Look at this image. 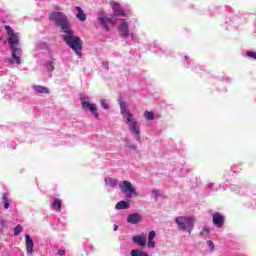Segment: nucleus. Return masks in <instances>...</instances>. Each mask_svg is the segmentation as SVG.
Masks as SVG:
<instances>
[{"label":"nucleus","instance_id":"f257e3e1","mask_svg":"<svg viewBox=\"0 0 256 256\" xmlns=\"http://www.w3.org/2000/svg\"><path fill=\"white\" fill-rule=\"evenodd\" d=\"M4 28L8 35L7 41L12 49V59H14L18 65H21V47H19V36L15 34L11 26L6 25Z\"/></svg>","mask_w":256,"mask_h":256},{"label":"nucleus","instance_id":"f03ea898","mask_svg":"<svg viewBox=\"0 0 256 256\" xmlns=\"http://www.w3.org/2000/svg\"><path fill=\"white\" fill-rule=\"evenodd\" d=\"M64 33H66V35L63 36L66 45L71 47L72 50L76 53L77 57L81 59V57H83V54L81 53V51H83V40L75 36V33L71 29Z\"/></svg>","mask_w":256,"mask_h":256},{"label":"nucleus","instance_id":"7ed1b4c3","mask_svg":"<svg viewBox=\"0 0 256 256\" xmlns=\"http://www.w3.org/2000/svg\"><path fill=\"white\" fill-rule=\"evenodd\" d=\"M49 18L51 19V21H54L57 27H60L63 33H66L71 29V25L69 24V20L67 19V16L65 15V13L51 12V14L49 15Z\"/></svg>","mask_w":256,"mask_h":256},{"label":"nucleus","instance_id":"20e7f679","mask_svg":"<svg viewBox=\"0 0 256 256\" xmlns=\"http://www.w3.org/2000/svg\"><path fill=\"white\" fill-rule=\"evenodd\" d=\"M175 221L178 225V229L181 231H187L189 235H191V231H193L195 227V218L179 216L175 219Z\"/></svg>","mask_w":256,"mask_h":256},{"label":"nucleus","instance_id":"39448f33","mask_svg":"<svg viewBox=\"0 0 256 256\" xmlns=\"http://www.w3.org/2000/svg\"><path fill=\"white\" fill-rule=\"evenodd\" d=\"M127 116V122L130 123V131L133 133V135L136 137V139L141 138V130L139 129V126H137V122L134 121L133 114L131 112L129 114H126Z\"/></svg>","mask_w":256,"mask_h":256},{"label":"nucleus","instance_id":"423d86ee","mask_svg":"<svg viewBox=\"0 0 256 256\" xmlns=\"http://www.w3.org/2000/svg\"><path fill=\"white\" fill-rule=\"evenodd\" d=\"M120 189L123 191V193H129L127 194V197H131V195L135 194V188H133V184L127 180L122 182Z\"/></svg>","mask_w":256,"mask_h":256},{"label":"nucleus","instance_id":"0eeeda50","mask_svg":"<svg viewBox=\"0 0 256 256\" xmlns=\"http://www.w3.org/2000/svg\"><path fill=\"white\" fill-rule=\"evenodd\" d=\"M118 31L123 39H127V37H129V25H127V21H125V19H120Z\"/></svg>","mask_w":256,"mask_h":256},{"label":"nucleus","instance_id":"6e6552de","mask_svg":"<svg viewBox=\"0 0 256 256\" xmlns=\"http://www.w3.org/2000/svg\"><path fill=\"white\" fill-rule=\"evenodd\" d=\"M81 105L83 109H89L95 119H99V113L97 112V106L95 104H91L89 101H82Z\"/></svg>","mask_w":256,"mask_h":256},{"label":"nucleus","instance_id":"1a4fd4ad","mask_svg":"<svg viewBox=\"0 0 256 256\" xmlns=\"http://www.w3.org/2000/svg\"><path fill=\"white\" fill-rule=\"evenodd\" d=\"M212 221L216 227L221 228L225 223V216L219 212H216L212 215Z\"/></svg>","mask_w":256,"mask_h":256},{"label":"nucleus","instance_id":"9d476101","mask_svg":"<svg viewBox=\"0 0 256 256\" xmlns=\"http://www.w3.org/2000/svg\"><path fill=\"white\" fill-rule=\"evenodd\" d=\"M26 252L31 256L33 255V247H35V243H33V238H31V235L26 234Z\"/></svg>","mask_w":256,"mask_h":256},{"label":"nucleus","instance_id":"9b49d317","mask_svg":"<svg viewBox=\"0 0 256 256\" xmlns=\"http://www.w3.org/2000/svg\"><path fill=\"white\" fill-rule=\"evenodd\" d=\"M141 214L139 213H133L128 215L127 217V223H131L132 225H137V223H141Z\"/></svg>","mask_w":256,"mask_h":256},{"label":"nucleus","instance_id":"f8f14e48","mask_svg":"<svg viewBox=\"0 0 256 256\" xmlns=\"http://www.w3.org/2000/svg\"><path fill=\"white\" fill-rule=\"evenodd\" d=\"M132 241L136 243V245H140V247H145V245H147L146 236H141V235L133 236Z\"/></svg>","mask_w":256,"mask_h":256},{"label":"nucleus","instance_id":"ddd939ff","mask_svg":"<svg viewBox=\"0 0 256 256\" xmlns=\"http://www.w3.org/2000/svg\"><path fill=\"white\" fill-rule=\"evenodd\" d=\"M98 21L101 25V27H103V29H105V31H109V26H107V23H112V25H115V21L112 18H103V17H99Z\"/></svg>","mask_w":256,"mask_h":256},{"label":"nucleus","instance_id":"4468645a","mask_svg":"<svg viewBox=\"0 0 256 256\" xmlns=\"http://www.w3.org/2000/svg\"><path fill=\"white\" fill-rule=\"evenodd\" d=\"M32 89L36 92V93H42L44 95H48L49 93V88L45 87V86H41V85H34L32 87Z\"/></svg>","mask_w":256,"mask_h":256},{"label":"nucleus","instance_id":"2eb2a0df","mask_svg":"<svg viewBox=\"0 0 256 256\" xmlns=\"http://www.w3.org/2000/svg\"><path fill=\"white\" fill-rule=\"evenodd\" d=\"M76 11H78L76 17L79 21H87V15L85 14V12H83V9H81V7L77 6Z\"/></svg>","mask_w":256,"mask_h":256},{"label":"nucleus","instance_id":"dca6fc26","mask_svg":"<svg viewBox=\"0 0 256 256\" xmlns=\"http://www.w3.org/2000/svg\"><path fill=\"white\" fill-rule=\"evenodd\" d=\"M113 11H114V15H116V16L124 17V15H125V12L123 11V9H121V5H119V4L113 5Z\"/></svg>","mask_w":256,"mask_h":256},{"label":"nucleus","instance_id":"f3484780","mask_svg":"<svg viewBox=\"0 0 256 256\" xmlns=\"http://www.w3.org/2000/svg\"><path fill=\"white\" fill-rule=\"evenodd\" d=\"M52 209L54 211H57V213H59L61 211V199H59V198L54 199V201L52 203Z\"/></svg>","mask_w":256,"mask_h":256},{"label":"nucleus","instance_id":"a211bd4d","mask_svg":"<svg viewBox=\"0 0 256 256\" xmlns=\"http://www.w3.org/2000/svg\"><path fill=\"white\" fill-rule=\"evenodd\" d=\"M2 201H3L4 209H9V207H10V204H9V194L3 193L2 194Z\"/></svg>","mask_w":256,"mask_h":256},{"label":"nucleus","instance_id":"6ab92c4d","mask_svg":"<svg viewBox=\"0 0 256 256\" xmlns=\"http://www.w3.org/2000/svg\"><path fill=\"white\" fill-rule=\"evenodd\" d=\"M105 183L108 187H117L118 181L115 178H106Z\"/></svg>","mask_w":256,"mask_h":256},{"label":"nucleus","instance_id":"aec40b11","mask_svg":"<svg viewBox=\"0 0 256 256\" xmlns=\"http://www.w3.org/2000/svg\"><path fill=\"white\" fill-rule=\"evenodd\" d=\"M115 209H129V203L127 201H120L116 204Z\"/></svg>","mask_w":256,"mask_h":256},{"label":"nucleus","instance_id":"412c9836","mask_svg":"<svg viewBox=\"0 0 256 256\" xmlns=\"http://www.w3.org/2000/svg\"><path fill=\"white\" fill-rule=\"evenodd\" d=\"M120 111L122 115H129L131 112L127 109L125 102H120Z\"/></svg>","mask_w":256,"mask_h":256},{"label":"nucleus","instance_id":"4be33fe9","mask_svg":"<svg viewBox=\"0 0 256 256\" xmlns=\"http://www.w3.org/2000/svg\"><path fill=\"white\" fill-rule=\"evenodd\" d=\"M144 117L148 121H151V120L155 119V114H153V112L146 111V112H144Z\"/></svg>","mask_w":256,"mask_h":256},{"label":"nucleus","instance_id":"5701e85b","mask_svg":"<svg viewBox=\"0 0 256 256\" xmlns=\"http://www.w3.org/2000/svg\"><path fill=\"white\" fill-rule=\"evenodd\" d=\"M130 254L131 256H142L143 251H141L140 249H134V250H131Z\"/></svg>","mask_w":256,"mask_h":256},{"label":"nucleus","instance_id":"b1692460","mask_svg":"<svg viewBox=\"0 0 256 256\" xmlns=\"http://www.w3.org/2000/svg\"><path fill=\"white\" fill-rule=\"evenodd\" d=\"M22 231H23V226H21V225L18 224V225L15 226V228H14V235L17 236V235H19Z\"/></svg>","mask_w":256,"mask_h":256},{"label":"nucleus","instance_id":"393cba45","mask_svg":"<svg viewBox=\"0 0 256 256\" xmlns=\"http://www.w3.org/2000/svg\"><path fill=\"white\" fill-rule=\"evenodd\" d=\"M46 67H47V69H48V71H55V65H53V62H48L47 64H46Z\"/></svg>","mask_w":256,"mask_h":256},{"label":"nucleus","instance_id":"a878e982","mask_svg":"<svg viewBox=\"0 0 256 256\" xmlns=\"http://www.w3.org/2000/svg\"><path fill=\"white\" fill-rule=\"evenodd\" d=\"M247 57H249L250 59H256V52L253 51H248L246 52Z\"/></svg>","mask_w":256,"mask_h":256},{"label":"nucleus","instance_id":"bb28decb","mask_svg":"<svg viewBox=\"0 0 256 256\" xmlns=\"http://www.w3.org/2000/svg\"><path fill=\"white\" fill-rule=\"evenodd\" d=\"M210 228L209 226H205L203 230L199 233V236L202 237V235H205V233H209Z\"/></svg>","mask_w":256,"mask_h":256},{"label":"nucleus","instance_id":"cd10ccee","mask_svg":"<svg viewBox=\"0 0 256 256\" xmlns=\"http://www.w3.org/2000/svg\"><path fill=\"white\" fill-rule=\"evenodd\" d=\"M207 245L208 247H210L211 251H215V244L213 243V241L208 240Z\"/></svg>","mask_w":256,"mask_h":256},{"label":"nucleus","instance_id":"c85d7f7f","mask_svg":"<svg viewBox=\"0 0 256 256\" xmlns=\"http://www.w3.org/2000/svg\"><path fill=\"white\" fill-rule=\"evenodd\" d=\"M101 107H103V109H109V104L107 103V100L101 101Z\"/></svg>","mask_w":256,"mask_h":256},{"label":"nucleus","instance_id":"c756f323","mask_svg":"<svg viewBox=\"0 0 256 256\" xmlns=\"http://www.w3.org/2000/svg\"><path fill=\"white\" fill-rule=\"evenodd\" d=\"M155 235H156V233H155L154 230L150 231V233L148 235V240H152L153 241V239H155Z\"/></svg>","mask_w":256,"mask_h":256},{"label":"nucleus","instance_id":"7c9ffc66","mask_svg":"<svg viewBox=\"0 0 256 256\" xmlns=\"http://www.w3.org/2000/svg\"><path fill=\"white\" fill-rule=\"evenodd\" d=\"M148 247L153 249L155 247V242L153 240H148Z\"/></svg>","mask_w":256,"mask_h":256},{"label":"nucleus","instance_id":"2f4dec72","mask_svg":"<svg viewBox=\"0 0 256 256\" xmlns=\"http://www.w3.org/2000/svg\"><path fill=\"white\" fill-rule=\"evenodd\" d=\"M102 67H104V69H106V71H109V62H103Z\"/></svg>","mask_w":256,"mask_h":256},{"label":"nucleus","instance_id":"473e14b6","mask_svg":"<svg viewBox=\"0 0 256 256\" xmlns=\"http://www.w3.org/2000/svg\"><path fill=\"white\" fill-rule=\"evenodd\" d=\"M152 195H156L155 201H157V199L159 197V192H157V190H152Z\"/></svg>","mask_w":256,"mask_h":256},{"label":"nucleus","instance_id":"72a5a7b5","mask_svg":"<svg viewBox=\"0 0 256 256\" xmlns=\"http://www.w3.org/2000/svg\"><path fill=\"white\" fill-rule=\"evenodd\" d=\"M58 255H61V256L65 255V250H59Z\"/></svg>","mask_w":256,"mask_h":256},{"label":"nucleus","instance_id":"f704fd0d","mask_svg":"<svg viewBox=\"0 0 256 256\" xmlns=\"http://www.w3.org/2000/svg\"><path fill=\"white\" fill-rule=\"evenodd\" d=\"M119 229V226L117 224H114V231H117Z\"/></svg>","mask_w":256,"mask_h":256},{"label":"nucleus","instance_id":"c9c22d12","mask_svg":"<svg viewBox=\"0 0 256 256\" xmlns=\"http://www.w3.org/2000/svg\"><path fill=\"white\" fill-rule=\"evenodd\" d=\"M142 256H149V254L147 252L143 251Z\"/></svg>","mask_w":256,"mask_h":256}]
</instances>
